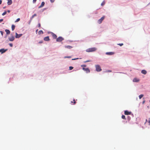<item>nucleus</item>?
<instances>
[{"label": "nucleus", "instance_id": "obj_1", "mask_svg": "<svg viewBox=\"0 0 150 150\" xmlns=\"http://www.w3.org/2000/svg\"><path fill=\"white\" fill-rule=\"evenodd\" d=\"M97 50V49L95 47H92L88 48L86 50V51L88 52H92L96 51Z\"/></svg>", "mask_w": 150, "mask_h": 150}, {"label": "nucleus", "instance_id": "obj_2", "mask_svg": "<svg viewBox=\"0 0 150 150\" xmlns=\"http://www.w3.org/2000/svg\"><path fill=\"white\" fill-rule=\"evenodd\" d=\"M96 71L98 72H100L102 70L100 67L99 65H96L95 66Z\"/></svg>", "mask_w": 150, "mask_h": 150}, {"label": "nucleus", "instance_id": "obj_3", "mask_svg": "<svg viewBox=\"0 0 150 150\" xmlns=\"http://www.w3.org/2000/svg\"><path fill=\"white\" fill-rule=\"evenodd\" d=\"M64 40V38L62 36H59L56 39L57 42H61Z\"/></svg>", "mask_w": 150, "mask_h": 150}, {"label": "nucleus", "instance_id": "obj_4", "mask_svg": "<svg viewBox=\"0 0 150 150\" xmlns=\"http://www.w3.org/2000/svg\"><path fill=\"white\" fill-rule=\"evenodd\" d=\"M11 37H8V39L9 41L12 42L14 40L15 38L14 36L12 35V34H11Z\"/></svg>", "mask_w": 150, "mask_h": 150}, {"label": "nucleus", "instance_id": "obj_5", "mask_svg": "<svg viewBox=\"0 0 150 150\" xmlns=\"http://www.w3.org/2000/svg\"><path fill=\"white\" fill-rule=\"evenodd\" d=\"M8 49H5L4 48H2L0 49V52L1 54H3L5 52L8 50Z\"/></svg>", "mask_w": 150, "mask_h": 150}, {"label": "nucleus", "instance_id": "obj_6", "mask_svg": "<svg viewBox=\"0 0 150 150\" xmlns=\"http://www.w3.org/2000/svg\"><path fill=\"white\" fill-rule=\"evenodd\" d=\"M22 34H18L17 33H15V37L16 38H19L21 37L23 35Z\"/></svg>", "mask_w": 150, "mask_h": 150}, {"label": "nucleus", "instance_id": "obj_7", "mask_svg": "<svg viewBox=\"0 0 150 150\" xmlns=\"http://www.w3.org/2000/svg\"><path fill=\"white\" fill-rule=\"evenodd\" d=\"M105 17V16H103L100 19H99L98 21V23L99 24H100L104 19Z\"/></svg>", "mask_w": 150, "mask_h": 150}, {"label": "nucleus", "instance_id": "obj_8", "mask_svg": "<svg viewBox=\"0 0 150 150\" xmlns=\"http://www.w3.org/2000/svg\"><path fill=\"white\" fill-rule=\"evenodd\" d=\"M37 16L36 14H34L30 18V20H29L28 22V24L30 25V23L31 21L33 19V18L35 16Z\"/></svg>", "mask_w": 150, "mask_h": 150}, {"label": "nucleus", "instance_id": "obj_9", "mask_svg": "<svg viewBox=\"0 0 150 150\" xmlns=\"http://www.w3.org/2000/svg\"><path fill=\"white\" fill-rule=\"evenodd\" d=\"M82 69L85 71L87 73H89L90 72V70L88 68H85L83 67Z\"/></svg>", "mask_w": 150, "mask_h": 150}, {"label": "nucleus", "instance_id": "obj_10", "mask_svg": "<svg viewBox=\"0 0 150 150\" xmlns=\"http://www.w3.org/2000/svg\"><path fill=\"white\" fill-rule=\"evenodd\" d=\"M132 113L131 112H129L127 110H125L124 111V114L125 115H130Z\"/></svg>", "mask_w": 150, "mask_h": 150}, {"label": "nucleus", "instance_id": "obj_11", "mask_svg": "<svg viewBox=\"0 0 150 150\" xmlns=\"http://www.w3.org/2000/svg\"><path fill=\"white\" fill-rule=\"evenodd\" d=\"M44 40L46 41H48L50 40V39L49 36H47L45 37L44 38Z\"/></svg>", "mask_w": 150, "mask_h": 150}, {"label": "nucleus", "instance_id": "obj_12", "mask_svg": "<svg viewBox=\"0 0 150 150\" xmlns=\"http://www.w3.org/2000/svg\"><path fill=\"white\" fill-rule=\"evenodd\" d=\"M114 54V52H106V54L108 55H112Z\"/></svg>", "mask_w": 150, "mask_h": 150}, {"label": "nucleus", "instance_id": "obj_13", "mask_svg": "<svg viewBox=\"0 0 150 150\" xmlns=\"http://www.w3.org/2000/svg\"><path fill=\"white\" fill-rule=\"evenodd\" d=\"M45 2L44 1L42 2L41 5L39 6L38 8H40L43 7L45 5Z\"/></svg>", "mask_w": 150, "mask_h": 150}, {"label": "nucleus", "instance_id": "obj_14", "mask_svg": "<svg viewBox=\"0 0 150 150\" xmlns=\"http://www.w3.org/2000/svg\"><path fill=\"white\" fill-rule=\"evenodd\" d=\"M139 81V80L137 78H134L133 80V81L134 82H137Z\"/></svg>", "mask_w": 150, "mask_h": 150}, {"label": "nucleus", "instance_id": "obj_15", "mask_svg": "<svg viewBox=\"0 0 150 150\" xmlns=\"http://www.w3.org/2000/svg\"><path fill=\"white\" fill-rule=\"evenodd\" d=\"M5 31L6 32L7 35H8L10 34V31L9 30L6 29L5 30Z\"/></svg>", "mask_w": 150, "mask_h": 150}, {"label": "nucleus", "instance_id": "obj_16", "mask_svg": "<svg viewBox=\"0 0 150 150\" xmlns=\"http://www.w3.org/2000/svg\"><path fill=\"white\" fill-rule=\"evenodd\" d=\"M52 35L53 39H57V36L56 34L53 33L52 34Z\"/></svg>", "mask_w": 150, "mask_h": 150}, {"label": "nucleus", "instance_id": "obj_17", "mask_svg": "<svg viewBox=\"0 0 150 150\" xmlns=\"http://www.w3.org/2000/svg\"><path fill=\"white\" fill-rule=\"evenodd\" d=\"M141 72L142 74H146L147 73V71L144 69L142 70Z\"/></svg>", "mask_w": 150, "mask_h": 150}, {"label": "nucleus", "instance_id": "obj_18", "mask_svg": "<svg viewBox=\"0 0 150 150\" xmlns=\"http://www.w3.org/2000/svg\"><path fill=\"white\" fill-rule=\"evenodd\" d=\"M12 4V0H8L7 2V4L8 5H10Z\"/></svg>", "mask_w": 150, "mask_h": 150}, {"label": "nucleus", "instance_id": "obj_19", "mask_svg": "<svg viewBox=\"0 0 150 150\" xmlns=\"http://www.w3.org/2000/svg\"><path fill=\"white\" fill-rule=\"evenodd\" d=\"M64 47L65 48H68V49H70L72 48V47L70 45H65Z\"/></svg>", "mask_w": 150, "mask_h": 150}, {"label": "nucleus", "instance_id": "obj_20", "mask_svg": "<svg viewBox=\"0 0 150 150\" xmlns=\"http://www.w3.org/2000/svg\"><path fill=\"white\" fill-rule=\"evenodd\" d=\"M15 26L14 25H12L11 26V29L12 31L14 30L15 28Z\"/></svg>", "mask_w": 150, "mask_h": 150}, {"label": "nucleus", "instance_id": "obj_21", "mask_svg": "<svg viewBox=\"0 0 150 150\" xmlns=\"http://www.w3.org/2000/svg\"><path fill=\"white\" fill-rule=\"evenodd\" d=\"M43 31L42 30H40L38 32V34L39 35H40V34H43Z\"/></svg>", "mask_w": 150, "mask_h": 150}, {"label": "nucleus", "instance_id": "obj_22", "mask_svg": "<svg viewBox=\"0 0 150 150\" xmlns=\"http://www.w3.org/2000/svg\"><path fill=\"white\" fill-rule=\"evenodd\" d=\"M7 13V11L6 10L4 11V12L2 13V15L4 16Z\"/></svg>", "mask_w": 150, "mask_h": 150}, {"label": "nucleus", "instance_id": "obj_23", "mask_svg": "<svg viewBox=\"0 0 150 150\" xmlns=\"http://www.w3.org/2000/svg\"><path fill=\"white\" fill-rule=\"evenodd\" d=\"M144 96V95L143 94H141L139 95V99H141Z\"/></svg>", "mask_w": 150, "mask_h": 150}, {"label": "nucleus", "instance_id": "obj_24", "mask_svg": "<svg viewBox=\"0 0 150 150\" xmlns=\"http://www.w3.org/2000/svg\"><path fill=\"white\" fill-rule=\"evenodd\" d=\"M47 8H44L43 9H42L40 11L42 12H43L44 11L46 10L47 9Z\"/></svg>", "mask_w": 150, "mask_h": 150}, {"label": "nucleus", "instance_id": "obj_25", "mask_svg": "<svg viewBox=\"0 0 150 150\" xmlns=\"http://www.w3.org/2000/svg\"><path fill=\"white\" fill-rule=\"evenodd\" d=\"M127 119L128 120V121H129L131 119V117L129 116H127Z\"/></svg>", "mask_w": 150, "mask_h": 150}, {"label": "nucleus", "instance_id": "obj_26", "mask_svg": "<svg viewBox=\"0 0 150 150\" xmlns=\"http://www.w3.org/2000/svg\"><path fill=\"white\" fill-rule=\"evenodd\" d=\"M122 118L123 119H126L125 116L124 115H122Z\"/></svg>", "mask_w": 150, "mask_h": 150}, {"label": "nucleus", "instance_id": "obj_27", "mask_svg": "<svg viewBox=\"0 0 150 150\" xmlns=\"http://www.w3.org/2000/svg\"><path fill=\"white\" fill-rule=\"evenodd\" d=\"M112 71L111 70H106L105 71H104V72H111Z\"/></svg>", "mask_w": 150, "mask_h": 150}, {"label": "nucleus", "instance_id": "obj_28", "mask_svg": "<svg viewBox=\"0 0 150 150\" xmlns=\"http://www.w3.org/2000/svg\"><path fill=\"white\" fill-rule=\"evenodd\" d=\"M0 32L1 33V35L3 37V35L4 33V32L2 31H0Z\"/></svg>", "mask_w": 150, "mask_h": 150}, {"label": "nucleus", "instance_id": "obj_29", "mask_svg": "<svg viewBox=\"0 0 150 150\" xmlns=\"http://www.w3.org/2000/svg\"><path fill=\"white\" fill-rule=\"evenodd\" d=\"M74 67L72 66H70L69 67V70H71L73 69Z\"/></svg>", "mask_w": 150, "mask_h": 150}, {"label": "nucleus", "instance_id": "obj_30", "mask_svg": "<svg viewBox=\"0 0 150 150\" xmlns=\"http://www.w3.org/2000/svg\"><path fill=\"white\" fill-rule=\"evenodd\" d=\"M71 56H65L64 57V58H71Z\"/></svg>", "mask_w": 150, "mask_h": 150}, {"label": "nucleus", "instance_id": "obj_31", "mask_svg": "<svg viewBox=\"0 0 150 150\" xmlns=\"http://www.w3.org/2000/svg\"><path fill=\"white\" fill-rule=\"evenodd\" d=\"M20 18H18L17 19H16V20L15 21V22H18L19 21H20Z\"/></svg>", "mask_w": 150, "mask_h": 150}, {"label": "nucleus", "instance_id": "obj_32", "mask_svg": "<svg viewBox=\"0 0 150 150\" xmlns=\"http://www.w3.org/2000/svg\"><path fill=\"white\" fill-rule=\"evenodd\" d=\"M105 4V2L104 1H103L102 3H101V5L102 6H103V5H104Z\"/></svg>", "mask_w": 150, "mask_h": 150}, {"label": "nucleus", "instance_id": "obj_33", "mask_svg": "<svg viewBox=\"0 0 150 150\" xmlns=\"http://www.w3.org/2000/svg\"><path fill=\"white\" fill-rule=\"evenodd\" d=\"M117 45H118L120 46H122L123 45V44L122 43H119V44H117Z\"/></svg>", "mask_w": 150, "mask_h": 150}, {"label": "nucleus", "instance_id": "obj_34", "mask_svg": "<svg viewBox=\"0 0 150 150\" xmlns=\"http://www.w3.org/2000/svg\"><path fill=\"white\" fill-rule=\"evenodd\" d=\"M9 45L10 46V47H12L13 46V44L12 43H9Z\"/></svg>", "mask_w": 150, "mask_h": 150}, {"label": "nucleus", "instance_id": "obj_35", "mask_svg": "<svg viewBox=\"0 0 150 150\" xmlns=\"http://www.w3.org/2000/svg\"><path fill=\"white\" fill-rule=\"evenodd\" d=\"M79 58H74V59H71V60H76V59H79Z\"/></svg>", "mask_w": 150, "mask_h": 150}, {"label": "nucleus", "instance_id": "obj_36", "mask_svg": "<svg viewBox=\"0 0 150 150\" xmlns=\"http://www.w3.org/2000/svg\"><path fill=\"white\" fill-rule=\"evenodd\" d=\"M86 65L85 64H83L82 65H81V67H86Z\"/></svg>", "mask_w": 150, "mask_h": 150}, {"label": "nucleus", "instance_id": "obj_37", "mask_svg": "<svg viewBox=\"0 0 150 150\" xmlns=\"http://www.w3.org/2000/svg\"><path fill=\"white\" fill-rule=\"evenodd\" d=\"M91 62V60H87L86 61H85L84 62V63H86V62Z\"/></svg>", "mask_w": 150, "mask_h": 150}, {"label": "nucleus", "instance_id": "obj_38", "mask_svg": "<svg viewBox=\"0 0 150 150\" xmlns=\"http://www.w3.org/2000/svg\"><path fill=\"white\" fill-rule=\"evenodd\" d=\"M74 102H73V104H72V105H74L76 103V101H75V100L74 99L73 100Z\"/></svg>", "mask_w": 150, "mask_h": 150}, {"label": "nucleus", "instance_id": "obj_39", "mask_svg": "<svg viewBox=\"0 0 150 150\" xmlns=\"http://www.w3.org/2000/svg\"><path fill=\"white\" fill-rule=\"evenodd\" d=\"M38 27L39 28H40V26H41V25H40V23H39L38 24Z\"/></svg>", "mask_w": 150, "mask_h": 150}, {"label": "nucleus", "instance_id": "obj_40", "mask_svg": "<svg viewBox=\"0 0 150 150\" xmlns=\"http://www.w3.org/2000/svg\"><path fill=\"white\" fill-rule=\"evenodd\" d=\"M53 33L52 32H50V31H49L48 32V34H52H52Z\"/></svg>", "mask_w": 150, "mask_h": 150}, {"label": "nucleus", "instance_id": "obj_41", "mask_svg": "<svg viewBox=\"0 0 150 150\" xmlns=\"http://www.w3.org/2000/svg\"><path fill=\"white\" fill-rule=\"evenodd\" d=\"M37 0H33V3H36Z\"/></svg>", "mask_w": 150, "mask_h": 150}, {"label": "nucleus", "instance_id": "obj_42", "mask_svg": "<svg viewBox=\"0 0 150 150\" xmlns=\"http://www.w3.org/2000/svg\"><path fill=\"white\" fill-rule=\"evenodd\" d=\"M4 20V19H0V23H1V22L3 21Z\"/></svg>", "mask_w": 150, "mask_h": 150}, {"label": "nucleus", "instance_id": "obj_43", "mask_svg": "<svg viewBox=\"0 0 150 150\" xmlns=\"http://www.w3.org/2000/svg\"><path fill=\"white\" fill-rule=\"evenodd\" d=\"M42 42H43V41L42 40H41V41H40L38 43H40H40H42Z\"/></svg>", "mask_w": 150, "mask_h": 150}, {"label": "nucleus", "instance_id": "obj_44", "mask_svg": "<svg viewBox=\"0 0 150 150\" xmlns=\"http://www.w3.org/2000/svg\"><path fill=\"white\" fill-rule=\"evenodd\" d=\"M55 0H50V1L51 3H53L54 2Z\"/></svg>", "mask_w": 150, "mask_h": 150}, {"label": "nucleus", "instance_id": "obj_45", "mask_svg": "<svg viewBox=\"0 0 150 150\" xmlns=\"http://www.w3.org/2000/svg\"><path fill=\"white\" fill-rule=\"evenodd\" d=\"M148 122L149 123V125H150V118L149 119Z\"/></svg>", "mask_w": 150, "mask_h": 150}, {"label": "nucleus", "instance_id": "obj_46", "mask_svg": "<svg viewBox=\"0 0 150 150\" xmlns=\"http://www.w3.org/2000/svg\"><path fill=\"white\" fill-rule=\"evenodd\" d=\"M145 100H144V101L142 102V104H144V103H145Z\"/></svg>", "mask_w": 150, "mask_h": 150}, {"label": "nucleus", "instance_id": "obj_47", "mask_svg": "<svg viewBox=\"0 0 150 150\" xmlns=\"http://www.w3.org/2000/svg\"><path fill=\"white\" fill-rule=\"evenodd\" d=\"M11 12V11L10 10H8L7 11V12H8V13H10Z\"/></svg>", "mask_w": 150, "mask_h": 150}, {"label": "nucleus", "instance_id": "obj_48", "mask_svg": "<svg viewBox=\"0 0 150 150\" xmlns=\"http://www.w3.org/2000/svg\"><path fill=\"white\" fill-rule=\"evenodd\" d=\"M2 1L1 0H0V4H1L2 3Z\"/></svg>", "mask_w": 150, "mask_h": 150}, {"label": "nucleus", "instance_id": "obj_49", "mask_svg": "<svg viewBox=\"0 0 150 150\" xmlns=\"http://www.w3.org/2000/svg\"><path fill=\"white\" fill-rule=\"evenodd\" d=\"M38 29H37V30H36L35 32H36V33H37V32H38Z\"/></svg>", "mask_w": 150, "mask_h": 150}, {"label": "nucleus", "instance_id": "obj_50", "mask_svg": "<svg viewBox=\"0 0 150 150\" xmlns=\"http://www.w3.org/2000/svg\"><path fill=\"white\" fill-rule=\"evenodd\" d=\"M6 8V6L3 7V9H5Z\"/></svg>", "mask_w": 150, "mask_h": 150}, {"label": "nucleus", "instance_id": "obj_51", "mask_svg": "<svg viewBox=\"0 0 150 150\" xmlns=\"http://www.w3.org/2000/svg\"><path fill=\"white\" fill-rule=\"evenodd\" d=\"M7 37V35H6L4 37V38H6Z\"/></svg>", "mask_w": 150, "mask_h": 150}, {"label": "nucleus", "instance_id": "obj_52", "mask_svg": "<svg viewBox=\"0 0 150 150\" xmlns=\"http://www.w3.org/2000/svg\"><path fill=\"white\" fill-rule=\"evenodd\" d=\"M150 4H149L147 5V6L149 5H150Z\"/></svg>", "mask_w": 150, "mask_h": 150}, {"label": "nucleus", "instance_id": "obj_53", "mask_svg": "<svg viewBox=\"0 0 150 150\" xmlns=\"http://www.w3.org/2000/svg\"><path fill=\"white\" fill-rule=\"evenodd\" d=\"M71 103H73V102L72 101H71Z\"/></svg>", "mask_w": 150, "mask_h": 150}, {"label": "nucleus", "instance_id": "obj_54", "mask_svg": "<svg viewBox=\"0 0 150 150\" xmlns=\"http://www.w3.org/2000/svg\"><path fill=\"white\" fill-rule=\"evenodd\" d=\"M132 115L133 116V114H132Z\"/></svg>", "mask_w": 150, "mask_h": 150}, {"label": "nucleus", "instance_id": "obj_55", "mask_svg": "<svg viewBox=\"0 0 150 150\" xmlns=\"http://www.w3.org/2000/svg\"><path fill=\"white\" fill-rule=\"evenodd\" d=\"M120 73H122V72H120Z\"/></svg>", "mask_w": 150, "mask_h": 150}, {"label": "nucleus", "instance_id": "obj_56", "mask_svg": "<svg viewBox=\"0 0 150 150\" xmlns=\"http://www.w3.org/2000/svg\"><path fill=\"white\" fill-rule=\"evenodd\" d=\"M146 121H147V119H146Z\"/></svg>", "mask_w": 150, "mask_h": 150}, {"label": "nucleus", "instance_id": "obj_57", "mask_svg": "<svg viewBox=\"0 0 150 150\" xmlns=\"http://www.w3.org/2000/svg\"><path fill=\"white\" fill-rule=\"evenodd\" d=\"M149 4H150V2L149 3Z\"/></svg>", "mask_w": 150, "mask_h": 150}, {"label": "nucleus", "instance_id": "obj_58", "mask_svg": "<svg viewBox=\"0 0 150 150\" xmlns=\"http://www.w3.org/2000/svg\"><path fill=\"white\" fill-rule=\"evenodd\" d=\"M2 24H4V23H2Z\"/></svg>", "mask_w": 150, "mask_h": 150}]
</instances>
